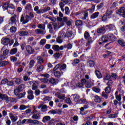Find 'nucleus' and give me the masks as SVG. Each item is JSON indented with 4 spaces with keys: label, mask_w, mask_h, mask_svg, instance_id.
Here are the masks:
<instances>
[{
    "label": "nucleus",
    "mask_w": 125,
    "mask_h": 125,
    "mask_svg": "<svg viewBox=\"0 0 125 125\" xmlns=\"http://www.w3.org/2000/svg\"><path fill=\"white\" fill-rule=\"evenodd\" d=\"M19 20L17 16L16 15H14L12 17L10 18V21L11 24H14V25H17V23L18 22Z\"/></svg>",
    "instance_id": "obj_6"
},
{
    "label": "nucleus",
    "mask_w": 125,
    "mask_h": 125,
    "mask_svg": "<svg viewBox=\"0 0 125 125\" xmlns=\"http://www.w3.org/2000/svg\"><path fill=\"white\" fill-rule=\"evenodd\" d=\"M110 78H113L114 80H116L118 78V75L116 73H112L110 75Z\"/></svg>",
    "instance_id": "obj_62"
},
{
    "label": "nucleus",
    "mask_w": 125,
    "mask_h": 125,
    "mask_svg": "<svg viewBox=\"0 0 125 125\" xmlns=\"http://www.w3.org/2000/svg\"><path fill=\"white\" fill-rule=\"evenodd\" d=\"M29 15H27L25 16V18L24 17V15H22L21 17L20 21L22 23V24H27L29 21L32 20Z\"/></svg>",
    "instance_id": "obj_2"
},
{
    "label": "nucleus",
    "mask_w": 125,
    "mask_h": 125,
    "mask_svg": "<svg viewBox=\"0 0 125 125\" xmlns=\"http://www.w3.org/2000/svg\"><path fill=\"white\" fill-rule=\"evenodd\" d=\"M6 84L8 85V86H11L14 84V83H13V81L8 80Z\"/></svg>",
    "instance_id": "obj_60"
},
{
    "label": "nucleus",
    "mask_w": 125,
    "mask_h": 125,
    "mask_svg": "<svg viewBox=\"0 0 125 125\" xmlns=\"http://www.w3.org/2000/svg\"><path fill=\"white\" fill-rule=\"evenodd\" d=\"M51 23H52V24L53 25L54 30H56L57 28L59 29V28L61 27V26H58V24L56 22H51Z\"/></svg>",
    "instance_id": "obj_40"
},
{
    "label": "nucleus",
    "mask_w": 125,
    "mask_h": 125,
    "mask_svg": "<svg viewBox=\"0 0 125 125\" xmlns=\"http://www.w3.org/2000/svg\"><path fill=\"white\" fill-rule=\"evenodd\" d=\"M113 10L108 9L107 10L105 13V15L106 16H107V17H109V18H111V16H112V14L113 13Z\"/></svg>",
    "instance_id": "obj_18"
},
{
    "label": "nucleus",
    "mask_w": 125,
    "mask_h": 125,
    "mask_svg": "<svg viewBox=\"0 0 125 125\" xmlns=\"http://www.w3.org/2000/svg\"><path fill=\"white\" fill-rule=\"evenodd\" d=\"M54 77H55L57 79H60V77L63 75V72H60V71H58V70L55 71L54 72Z\"/></svg>",
    "instance_id": "obj_11"
},
{
    "label": "nucleus",
    "mask_w": 125,
    "mask_h": 125,
    "mask_svg": "<svg viewBox=\"0 0 125 125\" xmlns=\"http://www.w3.org/2000/svg\"><path fill=\"white\" fill-rule=\"evenodd\" d=\"M118 43L121 46H125V42L124 40L120 39L118 40Z\"/></svg>",
    "instance_id": "obj_33"
},
{
    "label": "nucleus",
    "mask_w": 125,
    "mask_h": 125,
    "mask_svg": "<svg viewBox=\"0 0 125 125\" xmlns=\"http://www.w3.org/2000/svg\"><path fill=\"white\" fill-rule=\"evenodd\" d=\"M25 95H26V92L21 93L19 95L18 98V99L23 98V97H25Z\"/></svg>",
    "instance_id": "obj_43"
},
{
    "label": "nucleus",
    "mask_w": 125,
    "mask_h": 125,
    "mask_svg": "<svg viewBox=\"0 0 125 125\" xmlns=\"http://www.w3.org/2000/svg\"><path fill=\"white\" fill-rule=\"evenodd\" d=\"M8 63H9L8 62L5 61L1 62H0V67L6 66V65H8Z\"/></svg>",
    "instance_id": "obj_39"
},
{
    "label": "nucleus",
    "mask_w": 125,
    "mask_h": 125,
    "mask_svg": "<svg viewBox=\"0 0 125 125\" xmlns=\"http://www.w3.org/2000/svg\"><path fill=\"white\" fill-rule=\"evenodd\" d=\"M34 11H36L37 14H42V9H41L39 10V7L38 6H36L34 7Z\"/></svg>",
    "instance_id": "obj_20"
},
{
    "label": "nucleus",
    "mask_w": 125,
    "mask_h": 125,
    "mask_svg": "<svg viewBox=\"0 0 125 125\" xmlns=\"http://www.w3.org/2000/svg\"><path fill=\"white\" fill-rule=\"evenodd\" d=\"M105 91V93H110L111 92V87L109 86L106 87Z\"/></svg>",
    "instance_id": "obj_52"
},
{
    "label": "nucleus",
    "mask_w": 125,
    "mask_h": 125,
    "mask_svg": "<svg viewBox=\"0 0 125 125\" xmlns=\"http://www.w3.org/2000/svg\"><path fill=\"white\" fill-rule=\"evenodd\" d=\"M108 86L111 87L113 85V81L109 80L108 82L106 83Z\"/></svg>",
    "instance_id": "obj_63"
},
{
    "label": "nucleus",
    "mask_w": 125,
    "mask_h": 125,
    "mask_svg": "<svg viewBox=\"0 0 125 125\" xmlns=\"http://www.w3.org/2000/svg\"><path fill=\"white\" fill-rule=\"evenodd\" d=\"M17 31V28L15 26H12L10 28V32L12 34H15Z\"/></svg>",
    "instance_id": "obj_30"
},
{
    "label": "nucleus",
    "mask_w": 125,
    "mask_h": 125,
    "mask_svg": "<svg viewBox=\"0 0 125 125\" xmlns=\"http://www.w3.org/2000/svg\"><path fill=\"white\" fill-rule=\"evenodd\" d=\"M9 116L11 119L12 121L16 122V121H17V118L15 117V116L13 115V114H12V113L9 114Z\"/></svg>",
    "instance_id": "obj_26"
},
{
    "label": "nucleus",
    "mask_w": 125,
    "mask_h": 125,
    "mask_svg": "<svg viewBox=\"0 0 125 125\" xmlns=\"http://www.w3.org/2000/svg\"><path fill=\"white\" fill-rule=\"evenodd\" d=\"M35 94L36 96H39L41 94V91L39 89H36L35 91Z\"/></svg>",
    "instance_id": "obj_64"
},
{
    "label": "nucleus",
    "mask_w": 125,
    "mask_h": 125,
    "mask_svg": "<svg viewBox=\"0 0 125 125\" xmlns=\"http://www.w3.org/2000/svg\"><path fill=\"white\" fill-rule=\"evenodd\" d=\"M66 68H67V65H66V64L64 63L62 65H61L60 70L64 71V70H66Z\"/></svg>",
    "instance_id": "obj_42"
},
{
    "label": "nucleus",
    "mask_w": 125,
    "mask_h": 125,
    "mask_svg": "<svg viewBox=\"0 0 125 125\" xmlns=\"http://www.w3.org/2000/svg\"><path fill=\"white\" fill-rule=\"evenodd\" d=\"M0 99L1 100H5L6 102L9 101V98H8V96L6 95V94H2L0 93Z\"/></svg>",
    "instance_id": "obj_10"
},
{
    "label": "nucleus",
    "mask_w": 125,
    "mask_h": 125,
    "mask_svg": "<svg viewBox=\"0 0 125 125\" xmlns=\"http://www.w3.org/2000/svg\"><path fill=\"white\" fill-rule=\"evenodd\" d=\"M52 99V97H50L49 96H46L43 99V101H50Z\"/></svg>",
    "instance_id": "obj_50"
},
{
    "label": "nucleus",
    "mask_w": 125,
    "mask_h": 125,
    "mask_svg": "<svg viewBox=\"0 0 125 125\" xmlns=\"http://www.w3.org/2000/svg\"><path fill=\"white\" fill-rule=\"evenodd\" d=\"M80 101L81 103H83V104H86L87 105H88L89 104L88 102H87L85 99H80Z\"/></svg>",
    "instance_id": "obj_46"
},
{
    "label": "nucleus",
    "mask_w": 125,
    "mask_h": 125,
    "mask_svg": "<svg viewBox=\"0 0 125 125\" xmlns=\"http://www.w3.org/2000/svg\"><path fill=\"white\" fill-rule=\"evenodd\" d=\"M105 28L106 29H108L109 31H113V30H115L116 27L115 26V25L113 24H109L106 25Z\"/></svg>",
    "instance_id": "obj_13"
},
{
    "label": "nucleus",
    "mask_w": 125,
    "mask_h": 125,
    "mask_svg": "<svg viewBox=\"0 0 125 125\" xmlns=\"http://www.w3.org/2000/svg\"><path fill=\"white\" fill-rule=\"evenodd\" d=\"M28 108H29V106L21 104L19 107V109L21 110V111H22L23 110H26V109Z\"/></svg>",
    "instance_id": "obj_35"
},
{
    "label": "nucleus",
    "mask_w": 125,
    "mask_h": 125,
    "mask_svg": "<svg viewBox=\"0 0 125 125\" xmlns=\"http://www.w3.org/2000/svg\"><path fill=\"white\" fill-rule=\"evenodd\" d=\"M27 93L28 94L27 96V98L29 99L30 100H32V99H34V92L32 91V90H29L27 91Z\"/></svg>",
    "instance_id": "obj_12"
},
{
    "label": "nucleus",
    "mask_w": 125,
    "mask_h": 125,
    "mask_svg": "<svg viewBox=\"0 0 125 125\" xmlns=\"http://www.w3.org/2000/svg\"><path fill=\"white\" fill-rule=\"evenodd\" d=\"M94 100L95 102H96V103H100V102H101V99L98 96H95L94 98Z\"/></svg>",
    "instance_id": "obj_32"
},
{
    "label": "nucleus",
    "mask_w": 125,
    "mask_h": 125,
    "mask_svg": "<svg viewBox=\"0 0 125 125\" xmlns=\"http://www.w3.org/2000/svg\"><path fill=\"white\" fill-rule=\"evenodd\" d=\"M118 12H119V13H124V12H125V7H121L119 9Z\"/></svg>",
    "instance_id": "obj_51"
},
{
    "label": "nucleus",
    "mask_w": 125,
    "mask_h": 125,
    "mask_svg": "<svg viewBox=\"0 0 125 125\" xmlns=\"http://www.w3.org/2000/svg\"><path fill=\"white\" fill-rule=\"evenodd\" d=\"M75 24L76 26H83V21L80 20H78L75 21Z\"/></svg>",
    "instance_id": "obj_31"
},
{
    "label": "nucleus",
    "mask_w": 125,
    "mask_h": 125,
    "mask_svg": "<svg viewBox=\"0 0 125 125\" xmlns=\"http://www.w3.org/2000/svg\"><path fill=\"white\" fill-rule=\"evenodd\" d=\"M84 37L85 40L87 41V42L86 43V46L87 47L86 48L85 50H88V49H90V48H91V44H92L94 40L90 37L89 33L87 31H85L84 32Z\"/></svg>",
    "instance_id": "obj_1"
},
{
    "label": "nucleus",
    "mask_w": 125,
    "mask_h": 125,
    "mask_svg": "<svg viewBox=\"0 0 125 125\" xmlns=\"http://www.w3.org/2000/svg\"><path fill=\"white\" fill-rule=\"evenodd\" d=\"M74 101L75 102H78V101H80V99H81V97H80V95H73Z\"/></svg>",
    "instance_id": "obj_25"
},
{
    "label": "nucleus",
    "mask_w": 125,
    "mask_h": 125,
    "mask_svg": "<svg viewBox=\"0 0 125 125\" xmlns=\"http://www.w3.org/2000/svg\"><path fill=\"white\" fill-rule=\"evenodd\" d=\"M2 8L3 10H6L7 8H8V2H4L3 3Z\"/></svg>",
    "instance_id": "obj_38"
},
{
    "label": "nucleus",
    "mask_w": 125,
    "mask_h": 125,
    "mask_svg": "<svg viewBox=\"0 0 125 125\" xmlns=\"http://www.w3.org/2000/svg\"><path fill=\"white\" fill-rule=\"evenodd\" d=\"M65 14H66L67 15H69L70 14V9H69V7H65Z\"/></svg>",
    "instance_id": "obj_55"
},
{
    "label": "nucleus",
    "mask_w": 125,
    "mask_h": 125,
    "mask_svg": "<svg viewBox=\"0 0 125 125\" xmlns=\"http://www.w3.org/2000/svg\"><path fill=\"white\" fill-rule=\"evenodd\" d=\"M38 27L40 30H42V31H44V32H46L45 31V25L44 24H39L38 25Z\"/></svg>",
    "instance_id": "obj_22"
},
{
    "label": "nucleus",
    "mask_w": 125,
    "mask_h": 125,
    "mask_svg": "<svg viewBox=\"0 0 125 125\" xmlns=\"http://www.w3.org/2000/svg\"><path fill=\"white\" fill-rule=\"evenodd\" d=\"M51 119V118L50 117V116H46L43 118L42 122L43 123H46V122H48V121H50Z\"/></svg>",
    "instance_id": "obj_23"
},
{
    "label": "nucleus",
    "mask_w": 125,
    "mask_h": 125,
    "mask_svg": "<svg viewBox=\"0 0 125 125\" xmlns=\"http://www.w3.org/2000/svg\"><path fill=\"white\" fill-rule=\"evenodd\" d=\"M60 35L61 38H65L66 37V34L63 31H61L60 32Z\"/></svg>",
    "instance_id": "obj_53"
},
{
    "label": "nucleus",
    "mask_w": 125,
    "mask_h": 125,
    "mask_svg": "<svg viewBox=\"0 0 125 125\" xmlns=\"http://www.w3.org/2000/svg\"><path fill=\"white\" fill-rule=\"evenodd\" d=\"M40 114H41L40 111L33 110L32 111V115H33L32 116V119H34L35 120H40L41 119Z\"/></svg>",
    "instance_id": "obj_3"
},
{
    "label": "nucleus",
    "mask_w": 125,
    "mask_h": 125,
    "mask_svg": "<svg viewBox=\"0 0 125 125\" xmlns=\"http://www.w3.org/2000/svg\"><path fill=\"white\" fill-rule=\"evenodd\" d=\"M10 61L11 62H16L17 61V58L14 57V56H12L10 58Z\"/></svg>",
    "instance_id": "obj_54"
},
{
    "label": "nucleus",
    "mask_w": 125,
    "mask_h": 125,
    "mask_svg": "<svg viewBox=\"0 0 125 125\" xmlns=\"http://www.w3.org/2000/svg\"><path fill=\"white\" fill-rule=\"evenodd\" d=\"M89 107V106H88V104H86L83 106V107H82L80 108V110L81 111V112H83V111H84V109H87Z\"/></svg>",
    "instance_id": "obj_48"
},
{
    "label": "nucleus",
    "mask_w": 125,
    "mask_h": 125,
    "mask_svg": "<svg viewBox=\"0 0 125 125\" xmlns=\"http://www.w3.org/2000/svg\"><path fill=\"white\" fill-rule=\"evenodd\" d=\"M75 36H76V34H74L72 30H70L69 29L67 30L66 33V37L67 38H74Z\"/></svg>",
    "instance_id": "obj_8"
},
{
    "label": "nucleus",
    "mask_w": 125,
    "mask_h": 125,
    "mask_svg": "<svg viewBox=\"0 0 125 125\" xmlns=\"http://www.w3.org/2000/svg\"><path fill=\"white\" fill-rule=\"evenodd\" d=\"M8 80L7 79H3L1 81V84H5L6 83H7V81Z\"/></svg>",
    "instance_id": "obj_61"
},
{
    "label": "nucleus",
    "mask_w": 125,
    "mask_h": 125,
    "mask_svg": "<svg viewBox=\"0 0 125 125\" xmlns=\"http://www.w3.org/2000/svg\"><path fill=\"white\" fill-rule=\"evenodd\" d=\"M106 31L105 29V26H104L101 28H98L97 30V33L99 34V35H102V34H104Z\"/></svg>",
    "instance_id": "obj_9"
},
{
    "label": "nucleus",
    "mask_w": 125,
    "mask_h": 125,
    "mask_svg": "<svg viewBox=\"0 0 125 125\" xmlns=\"http://www.w3.org/2000/svg\"><path fill=\"white\" fill-rule=\"evenodd\" d=\"M46 109H47V105H42V107L41 108L42 112H45L46 111Z\"/></svg>",
    "instance_id": "obj_47"
},
{
    "label": "nucleus",
    "mask_w": 125,
    "mask_h": 125,
    "mask_svg": "<svg viewBox=\"0 0 125 125\" xmlns=\"http://www.w3.org/2000/svg\"><path fill=\"white\" fill-rule=\"evenodd\" d=\"M107 39L109 41H112V42H114L115 40H116V38H115V36L113 35L112 34H108L107 36Z\"/></svg>",
    "instance_id": "obj_16"
},
{
    "label": "nucleus",
    "mask_w": 125,
    "mask_h": 125,
    "mask_svg": "<svg viewBox=\"0 0 125 125\" xmlns=\"http://www.w3.org/2000/svg\"><path fill=\"white\" fill-rule=\"evenodd\" d=\"M102 42L104 43L108 42H109V40L108 39V37L106 35H104L102 37Z\"/></svg>",
    "instance_id": "obj_24"
},
{
    "label": "nucleus",
    "mask_w": 125,
    "mask_h": 125,
    "mask_svg": "<svg viewBox=\"0 0 125 125\" xmlns=\"http://www.w3.org/2000/svg\"><path fill=\"white\" fill-rule=\"evenodd\" d=\"M37 60L39 64H42V63H43V59L41 56H38L37 57Z\"/></svg>",
    "instance_id": "obj_29"
},
{
    "label": "nucleus",
    "mask_w": 125,
    "mask_h": 125,
    "mask_svg": "<svg viewBox=\"0 0 125 125\" xmlns=\"http://www.w3.org/2000/svg\"><path fill=\"white\" fill-rule=\"evenodd\" d=\"M29 33L27 31H20L18 32V34L20 36V37H23L24 36H27L28 35Z\"/></svg>",
    "instance_id": "obj_19"
},
{
    "label": "nucleus",
    "mask_w": 125,
    "mask_h": 125,
    "mask_svg": "<svg viewBox=\"0 0 125 125\" xmlns=\"http://www.w3.org/2000/svg\"><path fill=\"white\" fill-rule=\"evenodd\" d=\"M63 20L66 24L67 26L68 27H71L72 26V23H73V20L71 19H68V17H64L63 18Z\"/></svg>",
    "instance_id": "obj_5"
},
{
    "label": "nucleus",
    "mask_w": 125,
    "mask_h": 125,
    "mask_svg": "<svg viewBox=\"0 0 125 125\" xmlns=\"http://www.w3.org/2000/svg\"><path fill=\"white\" fill-rule=\"evenodd\" d=\"M98 15H99V12H96L91 16L90 18L91 19H95V18H97L98 17Z\"/></svg>",
    "instance_id": "obj_28"
},
{
    "label": "nucleus",
    "mask_w": 125,
    "mask_h": 125,
    "mask_svg": "<svg viewBox=\"0 0 125 125\" xmlns=\"http://www.w3.org/2000/svg\"><path fill=\"white\" fill-rule=\"evenodd\" d=\"M26 10H31L32 9V5L31 4H27L25 7Z\"/></svg>",
    "instance_id": "obj_58"
},
{
    "label": "nucleus",
    "mask_w": 125,
    "mask_h": 125,
    "mask_svg": "<svg viewBox=\"0 0 125 125\" xmlns=\"http://www.w3.org/2000/svg\"><path fill=\"white\" fill-rule=\"evenodd\" d=\"M43 70V65L42 64H39V65L37 66L36 71L37 72H41Z\"/></svg>",
    "instance_id": "obj_34"
},
{
    "label": "nucleus",
    "mask_w": 125,
    "mask_h": 125,
    "mask_svg": "<svg viewBox=\"0 0 125 125\" xmlns=\"http://www.w3.org/2000/svg\"><path fill=\"white\" fill-rule=\"evenodd\" d=\"M118 117L117 114H110L109 115L108 118L109 119H115V118H117Z\"/></svg>",
    "instance_id": "obj_57"
},
{
    "label": "nucleus",
    "mask_w": 125,
    "mask_h": 125,
    "mask_svg": "<svg viewBox=\"0 0 125 125\" xmlns=\"http://www.w3.org/2000/svg\"><path fill=\"white\" fill-rule=\"evenodd\" d=\"M3 52V55L6 56L8 54L9 51L8 49H5V47L3 46L1 49V52Z\"/></svg>",
    "instance_id": "obj_17"
},
{
    "label": "nucleus",
    "mask_w": 125,
    "mask_h": 125,
    "mask_svg": "<svg viewBox=\"0 0 125 125\" xmlns=\"http://www.w3.org/2000/svg\"><path fill=\"white\" fill-rule=\"evenodd\" d=\"M52 49L55 51H59V45H54L52 47Z\"/></svg>",
    "instance_id": "obj_41"
},
{
    "label": "nucleus",
    "mask_w": 125,
    "mask_h": 125,
    "mask_svg": "<svg viewBox=\"0 0 125 125\" xmlns=\"http://www.w3.org/2000/svg\"><path fill=\"white\" fill-rule=\"evenodd\" d=\"M15 83L16 84H20V83H22V80L20 78H17L15 81Z\"/></svg>",
    "instance_id": "obj_44"
},
{
    "label": "nucleus",
    "mask_w": 125,
    "mask_h": 125,
    "mask_svg": "<svg viewBox=\"0 0 125 125\" xmlns=\"http://www.w3.org/2000/svg\"><path fill=\"white\" fill-rule=\"evenodd\" d=\"M16 53H17V48H16L12 49L10 51V54L11 55H14Z\"/></svg>",
    "instance_id": "obj_36"
},
{
    "label": "nucleus",
    "mask_w": 125,
    "mask_h": 125,
    "mask_svg": "<svg viewBox=\"0 0 125 125\" xmlns=\"http://www.w3.org/2000/svg\"><path fill=\"white\" fill-rule=\"evenodd\" d=\"M89 65L91 67H94V65H95V63L93 61H89Z\"/></svg>",
    "instance_id": "obj_59"
},
{
    "label": "nucleus",
    "mask_w": 125,
    "mask_h": 125,
    "mask_svg": "<svg viewBox=\"0 0 125 125\" xmlns=\"http://www.w3.org/2000/svg\"><path fill=\"white\" fill-rule=\"evenodd\" d=\"M38 86H39V83L37 82H34L32 84V90H36L38 88Z\"/></svg>",
    "instance_id": "obj_27"
},
{
    "label": "nucleus",
    "mask_w": 125,
    "mask_h": 125,
    "mask_svg": "<svg viewBox=\"0 0 125 125\" xmlns=\"http://www.w3.org/2000/svg\"><path fill=\"white\" fill-rule=\"evenodd\" d=\"M34 64H35V61L34 60H31L29 63V68H30V69L33 68V67H34Z\"/></svg>",
    "instance_id": "obj_37"
},
{
    "label": "nucleus",
    "mask_w": 125,
    "mask_h": 125,
    "mask_svg": "<svg viewBox=\"0 0 125 125\" xmlns=\"http://www.w3.org/2000/svg\"><path fill=\"white\" fill-rule=\"evenodd\" d=\"M48 114H51V115H55V114H57V110L52 109L48 112Z\"/></svg>",
    "instance_id": "obj_45"
},
{
    "label": "nucleus",
    "mask_w": 125,
    "mask_h": 125,
    "mask_svg": "<svg viewBox=\"0 0 125 125\" xmlns=\"http://www.w3.org/2000/svg\"><path fill=\"white\" fill-rule=\"evenodd\" d=\"M55 96L57 97L58 98H59V99H62V100H64L65 99V95H61L60 92H58L55 94Z\"/></svg>",
    "instance_id": "obj_15"
},
{
    "label": "nucleus",
    "mask_w": 125,
    "mask_h": 125,
    "mask_svg": "<svg viewBox=\"0 0 125 125\" xmlns=\"http://www.w3.org/2000/svg\"><path fill=\"white\" fill-rule=\"evenodd\" d=\"M24 88H25V85L22 84L19 86L18 89L20 90V91H22Z\"/></svg>",
    "instance_id": "obj_56"
},
{
    "label": "nucleus",
    "mask_w": 125,
    "mask_h": 125,
    "mask_svg": "<svg viewBox=\"0 0 125 125\" xmlns=\"http://www.w3.org/2000/svg\"><path fill=\"white\" fill-rule=\"evenodd\" d=\"M25 51L26 53H28V54H33L35 53V49L33 48L31 45H27L25 47Z\"/></svg>",
    "instance_id": "obj_4"
},
{
    "label": "nucleus",
    "mask_w": 125,
    "mask_h": 125,
    "mask_svg": "<svg viewBox=\"0 0 125 125\" xmlns=\"http://www.w3.org/2000/svg\"><path fill=\"white\" fill-rule=\"evenodd\" d=\"M35 32L37 35H44L46 33V31H43L42 29H37L35 30Z\"/></svg>",
    "instance_id": "obj_14"
},
{
    "label": "nucleus",
    "mask_w": 125,
    "mask_h": 125,
    "mask_svg": "<svg viewBox=\"0 0 125 125\" xmlns=\"http://www.w3.org/2000/svg\"><path fill=\"white\" fill-rule=\"evenodd\" d=\"M1 43L4 44V45H7L9 43V38L4 37L1 40Z\"/></svg>",
    "instance_id": "obj_7"
},
{
    "label": "nucleus",
    "mask_w": 125,
    "mask_h": 125,
    "mask_svg": "<svg viewBox=\"0 0 125 125\" xmlns=\"http://www.w3.org/2000/svg\"><path fill=\"white\" fill-rule=\"evenodd\" d=\"M92 90L93 91H94V92H96V93H99V92L101 91V90L99 88L95 87L92 88Z\"/></svg>",
    "instance_id": "obj_49"
},
{
    "label": "nucleus",
    "mask_w": 125,
    "mask_h": 125,
    "mask_svg": "<svg viewBox=\"0 0 125 125\" xmlns=\"http://www.w3.org/2000/svg\"><path fill=\"white\" fill-rule=\"evenodd\" d=\"M95 74L98 79H101V78H102V74H101V72H100L99 70H96L95 71Z\"/></svg>",
    "instance_id": "obj_21"
}]
</instances>
